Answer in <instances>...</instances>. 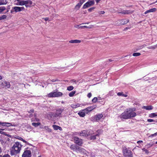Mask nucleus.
I'll return each mask as SVG.
<instances>
[{
    "instance_id": "7",
    "label": "nucleus",
    "mask_w": 157,
    "mask_h": 157,
    "mask_svg": "<svg viewBox=\"0 0 157 157\" xmlns=\"http://www.w3.org/2000/svg\"><path fill=\"white\" fill-rule=\"evenodd\" d=\"M75 143L78 145L81 146L82 144V139L79 138L77 136H75L74 138Z\"/></svg>"
},
{
    "instance_id": "53",
    "label": "nucleus",
    "mask_w": 157,
    "mask_h": 157,
    "mask_svg": "<svg viewBox=\"0 0 157 157\" xmlns=\"http://www.w3.org/2000/svg\"><path fill=\"white\" fill-rule=\"evenodd\" d=\"M18 139L22 141L23 140V138H22V137H19Z\"/></svg>"
},
{
    "instance_id": "50",
    "label": "nucleus",
    "mask_w": 157,
    "mask_h": 157,
    "mask_svg": "<svg viewBox=\"0 0 157 157\" xmlns=\"http://www.w3.org/2000/svg\"><path fill=\"white\" fill-rule=\"evenodd\" d=\"M157 135V133H155L154 134H151L150 136H156Z\"/></svg>"
},
{
    "instance_id": "63",
    "label": "nucleus",
    "mask_w": 157,
    "mask_h": 157,
    "mask_svg": "<svg viewBox=\"0 0 157 157\" xmlns=\"http://www.w3.org/2000/svg\"><path fill=\"white\" fill-rule=\"evenodd\" d=\"M15 5H19V2H17L16 4H15Z\"/></svg>"
},
{
    "instance_id": "14",
    "label": "nucleus",
    "mask_w": 157,
    "mask_h": 157,
    "mask_svg": "<svg viewBox=\"0 0 157 157\" xmlns=\"http://www.w3.org/2000/svg\"><path fill=\"white\" fill-rule=\"evenodd\" d=\"M133 12V11H131L130 10H121V11L119 12V13H122L124 14H128L132 13Z\"/></svg>"
},
{
    "instance_id": "45",
    "label": "nucleus",
    "mask_w": 157,
    "mask_h": 157,
    "mask_svg": "<svg viewBox=\"0 0 157 157\" xmlns=\"http://www.w3.org/2000/svg\"><path fill=\"white\" fill-rule=\"evenodd\" d=\"M142 47H143L141 46L137 47L136 50H139L141 49L142 48Z\"/></svg>"
},
{
    "instance_id": "61",
    "label": "nucleus",
    "mask_w": 157,
    "mask_h": 157,
    "mask_svg": "<svg viewBox=\"0 0 157 157\" xmlns=\"http://www.w3.org/2000/svg\"><path fill=\"white\" fill-rule=\"evenodd\" d=\"M80 25H75V28H77V27H78V26H80Z\"/></svg>"
},
{
    "instance_id": "4",
    "label": "nucleus",
    "mask_w": 157,
    "mask_h": 157,
    "mask_svg": "<svg viewBox=\"0 0 157 157\" xmlns=\"http://www.w3.org/2000/svg\"><path fill=\"white\" fill-rule=\"evenodd\" d=\"M63 93L60 92H53L48 94V97H58L62 96Z\"/></svg>"
},
{
    "instance_id": "38",
    "label": "nucleus",
    "mask_w": 157,
    "mask_h": 157,
    "mask_svg": "<svg viewBox=\"0 0 157 157\" xmlns=\"http://www.w3.org/2000/svg\"><path fill=\"white\" fill-rule=\"evenodd\" d=\"M151 12H155L156 10V9L155 8H153L150 10Z\"/></svg>"
},
{
    "instance_id": "48",
    "label": "nucleus",
    "mask_w": 157,
    "mask_h": 157,
    "mask_svg": "<svg viewBox=\"0 0 157 157\" xmlns=\"http://www.w3.org/2000/svg\"><path fill=\"white\" fill-rule=\"evenodd\" d=\"M91 96H92V94L90 93H88L87 95V97L89 98H90L91 97Z\"/></svg>"
},
{
    "instance_id": "31",
    "label": "nucleus",
    "mask_w": 157,
    "mask_h": 157,
    "mask_svg": "<svg viewBox=\"0 0 157 157\" xmlns=\"http://www.w3.org/2000/svg\"><path fill=\"white\" fill-rule=\"evenodd\" d=\"M74 89V87L73 86H68L67 87V90L69 91H71L72 90Z\"/></svg>"
},
{
    "instance_id": "1",
    "label": "nucleus",
    "mask_w": 157,
    "mask_h": 157,
    "mask_svg": "<svg viewBox=\"0 0 157 157\" xmlns=\"http://www.w3.org/2000/svg\"><path fill=\"white\" fill-rule=\"evenodd\" d=\"M21 145L18 142L15 143L12 147L10 151L12 155H15L19 153L21 150Z\"/></svg>"
},
{
    "instance_id": "19",
    "label": "nucleus",
    "mask_w": 157,
    "mask_h": 157,
    "mask_svg": "<svg viewBox=\"0 0 157 157\" xmlns=\"http://www.w3.org/2000/svg\"><path fill=\"white\" fill-rule=\"evenodd\" d=\"M81 42V40H71L69 41V42L71 43H79Z\"/></svg>"
},
{
    "instance_id": "44",
    "label": "nucleus",
    "mask_w": 157,
    "mask_h": 157,
    "mask_svg": "<svg viewBox=\"0 0 157 157\" xmlns=\"http://www.w3.org/2000/svg\"><path fill=\"white\" fill-rule=\"evenodd\" d=\"M85 0H80L79 3L81 4V5H82L85 2Z\"/></svg>"
},
{
    "instance_id": "33",
    "label": "nucleus",
    "mask_w": 157,
    "mask_h": 157,
    "mask_svg": "<svg viewBox=\"0 0 157 157\" xmlns=\"http://www.w3.org/2000/svg\"><path fill=\"white\" fill-rule=\"evenodd\" d=\"M141 55V54L140 53H134L132 55L134 56H137Z\"/></svg>"
},
{
    "instance_id": "47",
    "label": "nucleus",
    "mask_w": 157,
    "mask_h": 157,
    "mask_svg": "<svg viewBox=\"0 0 157 157\" xmlns=\"http://www.w3.org/2000/svg\"><path fill=\"white\" fill-rule=\"evenodd\" d=\"M148 48L149 49H155V46H151L150 47H148Z\"/></svg>"
},
{
    "instance_id": "36",
    "label": "nucleus",
    "mask_w": 157,
    "mask_h": 157,
    "mask_svg": "<svg viewBox=\"0 0 157 157\" xmlns=\"http://www.w3.org/2000/svg\"><path fill=\"white\" fill-rule=\"evenodd\" d=\"M24 1L19 2V5L20 6H23L25 5Z\"/></svg>"
},
{
    "instance_id": "22",
    "label": "nucleus",
    "mask_w": 157,
    "mask_h": 157,
    "mask_svg": "<svg viewBox=\"0 0 157 157\" xmlns=\"http://www.w3.org/2000/svg\"><path fill=\"white\" fill-rule=\"evenodd\" d=\"M7 2V1L6 0H0V5H6Z\"/></svg>"
},
{
    "instance_id": "23",
    "label": "nucleus",
    "mask_w": 157,
    "mask_h": 157,
    "mask_svg": "<svg viewBox=\"0 0 157 157\" xmlns=\"http://www.w3.org/2000/svg\"><path fill=\"white\" fill-rule=\"evenodd\" d=\"M103 116L102 114H99L96 115V120L97 121L100 120L102 117Z\"/></svg>"
},
{
    "instance_id": "32",
    "label": "nucleus",
    "mask_w": 157,
    "mask_h": 157,
    "mask_svg": "<svg viewBox=\"0 0 157 157\" xmlns=\"http://www.w3.org/2000/svg\"><path fill=\"white\" fill-rule=\"evenodd\" d=\"M156 116H157V114H156L155 113H154L150 114L149 117H151L152 118Z\"/></svg>"
},
{
    "instance_id": "28",
    "label": "nucleus",
    "mask_w": 157,
    "mask_h": 157,
    "mask_svg": "<svg viewBox=\"0 0 157 157\" xmlns=\"http://www.w3.org/2000/svg\"><path fill=\"white\" fill-rule=\"evenodd\" d=\"M117 95L119 96H122L124 97H127V95L125 94H123V93L119 92L117 94Z\"/></svg>"
},
{
    "instance_id": "56",
    "label": "nucleus",
    "mask_w": 157,
    "mask_h": 157,
    "mask_svg": "<svg viewBox=\"0 0 157 157\" xmlns=\"http://www.w3.org/2000/svg\"><path fill=\"white\" fill-rule=\"evenodd\" d=\"M44 19V20L46 21H48L49 19V18L48 17H46V18H45Z\"/></svg>"
},
{
    "instance_id": "39",
    "label": "nucleus",
    "mask_w": 157,
    "mask_h": 157,
    "mask_svg": "<svg viewBox=\"0 0 157 157\" xmlns=\"http://www.w3.org/2000/svg\"><path fill=\"white\" fill-rule=\"evenodd\" d=\"M3 130H4V129L0 128V133L3 135H5L6 132L2 131Z\"/></svg>"
},
{
    "instance_id": "9",
    "label": "nucleus",
    "mask_w": 157,
    "mask_h": 157,
    "mask_svg": "<svg viewBox=\"0 0 157 157\" xmlns=\"http://www.w3.org/2000/svg\"><path fill=\"white\" fill-rule=\"evenodd\" d=\"M129 22V20L127 19H124L119 20L117 22V24L121 25L126 24Z\"/></svg>"
},
{
    "instance_id": "57",
    "label": "nucleus",
    "mask_w": 157,
    "mask_h": 157,
    "mask_svg": "<svg viewBox=\"0 0 157 157\" xmlns=\"http://www.w3.org/2000/svg\"><path fill=\"white\" fill-rule=\"evenodd\" d=\"M10 12L11 13H13L14 12V9H13V8H12V9L11 10Z\"/></svg>"
},
{
    "instance_id": "24",
    "label": "nucleus",
    "mask_w": 157,
    "mask_h": 157,
    "mask_svg": "<svg viewBox=\"0 0 157 157\" xmlns=\"http://www.w3.org/2000/svg\"><path fill=\"white\" fill-rule=\"evenodd\" d=\"M144 108L147 110H150L152 109L153 107L151 105L148 106H144Z\"/></svg>"
},
{
    "instance_id": "11",
    "label": "nucleus",
    "mask_w": 157,
    "mask_h": 157,
    "mask_svg": "<svg viewBox=\"0 0 157 157\" xmlns=\"http://www.w3.org/2000/svg\"><path fill=\"white\" fill-rule=\"evenodd\" d=\"M10 84L9 82L5 81L2 82L1 84V87L2 88H7L10 87Z\"/></svg>"
},
{
    "instance_id": "55",
    "label": "nucleus",
    "mask_w": 157,
    "mask_h": 157,
    "mask_svg": "<svg viewBox=\"0 0 157 157\" xmlns=\"http://www.w3.org/2000/svg\"><path fill=\"white\" fill-rule=\"evenodd\" d=\"M143 141L142 140H139L137 142V143L139 144L140 143H142Z\"/></svg>"
},
{
    "instance_id": "16",
    "label": "nucleus",
    "mask_w": 157,
    "mask_h": 157,
    "mask_svg": "<svg viewBox=\"0 0 157 157\" xmlns=\"http://www.w3.org/2000/svg\"><path fill=\"white\" fill-rule=\"evenodd\" d=\"M100 132V130H98L97 131V132L98 133L96 134L95 135H93V136H91L90 137V139L91 140H94L96 139V136H99V135H100L99 132Z\"/></svg>"
},
{
    "instance_id": "6",
    "label": "nucleus",
    "mask_w": 157,
    "mask_h": 157,
    "mask_svg": "<svg viewBox=\"0 0 157 157\" xmlns=\"http://www.w3.org/2000/svg\"><path fill=\"white\" fill-rule=\"evenodd\" d=\"M94 0L90 1V0H89V1L88 2L84 4L82 8L83 9L86 8L94 5Z\"/></svg>"
},
{
    "instance_id": "10",
    "label": "nucleus",
    "mask_w": 157,
    "mask_h": 157,
    "mask_svg": "<svg viewBox=\"0 0 157 157\" xmlns=\"http://www.w3.org/2000/svg\"><path fill=\"white\" fill-rule=\"evenodd\" d=\"M119 117L121 119H129L127 110L122 113L119 116Z\"/></svg>"
},
{
    "instance_id": "42",
    "label": "nucleus",
    "mask_w": 157,
    "mask_h": 157,
    "mask_svg": "<svg viewBox=\"0 0 157 157\" xmlns=\"http://www.w3.org/2000/svg\"><path fill=\"white\" fill-rule=\"evenodd\" d=\"M155 120L151 119H148L147 120V121L149 122H152L155 121Z\"/></svg>"
},
{
    "instance_id": "30",
    "label": "nucleus",
    "mask_w": 157,
    "mask_h": 157,
    "mask_svg": "<svg viewBox=\"0 0 157 157\" xmlns=\"http://www.w3.org/2000/svg\"><path fill=\"white\" fill-rule=\"evenodd\" d=\"M44 128L48 132H50L52 131V130L48 127L45 126L44 127Z\"/></svg>"
},
{
    "instance_id": "52",
    "label": "nucleus",
    "mask_w": 157,
    "mask_h": 157,
    "mask_svg": "<svg viewBox=\"0 0 157 157\" xmlns=\"http://www.w3.org/2000/svg\"><path fill=\"white\" fill-rule=\"evenodd\" d=\"M20 10H21V11L22 10H25V8L24 7H20Z\"/></svg>"
},
{
    "instance_id": "51",
    "label": "nucleus",
    "mask_w": 157,
    "mask_h": 157,
    "mask_svg": "<svg viewBox=\"0 0 157 157\" xmlns=\"http://www.w3.org/2000/svg\"><path fill=\"white\" fill-rule=\"evenodd\" d=\"M34 110L33 109H30L29 111V113H33L34 112Z\"/></svg>"
},
{
    "instance_id": "5",
    "label": "nucleus",
    "mask_w": 157,
    "mask_h": 157,
    "mask_svg": "<svg viewBox=\"0 0 157 157\" xmlns=\"http://www.w3.org/2000/svg\"><path fill=\"white\" fill-rule=\"evenodd\" d=\"M134 110L132 109H127V111L129 119L135 117L136 115V114L134 112Z\"/></svg>"
},
{
    "instance_id": "40",
    "label": "nucleus",
    "mask_w": 157,
    "mask_h": 157,
    "mask_svg": "<svg viewBox=\"0 0 157 157\" xmlns=\"http://www.w3.org/2000/svg\"><path fill=\"white\" fill-rule=\"evenodd\" d=\"M0 125L2 126H6V122H0Z\"/></svg>"
},
{
    "instance_id": "8",
    "label": "nucleus",
    "mask_w": 157,
    "mask_h": 157,
    "mask_svg": "<svg viewBox=\"0 0 157 157\" xmlns=\"http://www.w3.org/2000/svg\"><path fill=\"white\" fill-rule=\"evenodd\" d=\"M97 105H96L89 106L83 109V111H84L86 113H88L89 112L91 111L92 110L95 109Z\"/></svg>"
},
{
    "instance_id": "27",
    "label": "nucleus",
    "mask_w": 157,
    "mask_h": 157,
    "mask_svg": "<svg viewBox=\"0 0 157 157\" xmlns=\"http://www.w3.org/2000/svg\"><path fill=\"white\" fill-rule=\"evenodd\" d=\"M81 5L80 3H78L75 7V9L78 10L80 7H81Z\"/></svg>"
},
{
    "instance_id": "54",
    "label": "nucleus",
    "mask_w": 157,
    "mask_h": 157,
    "mask_svg": "<svg viewBox=\"0 0 157 157\" xmlns=\"http://www.w3.org/2000/svg\"><path fill=\"white\" fill-rule=\"evenodd\" d=\"M71 82H75V83H76V81L75 80V79H72L71 80Z\"/></svg>"
},
{
    "instance_id": "37",
    "label": "nucleus",
    "mask_w": 157,
    "mask_h": 157,
    "mask_svg": "<svg viewBox=\"0 0 157 157\" xmlns=\"http://www.w3.org/2000/svg\"><path fill=\"white\" fill-rule=\"evenodd\" d=\"M98 100V98L97 97L94 98L92 100V101L94 103H95Z\"/></svg>"
},
{
    "instance_id": "2",
    "label": "nucleus",
    "mask_w": 157,
    "mask_h": 157,
    "mask_svg": "<svg viewBox=\"0 0 157 157\" xmlns=\"http://www.w3.org/2000/svg\"><path fill=\"white\" fill-rule=\"evenodd\" d=\"M122 153L124 157H133L132 153V151L129 150L126 147L123 148Z\"/></svg>"
},
{
    "instance_id": "13",
    "label": "nucleus",
    "mask_w": 157,
    "mask_h": 157,
    "mask_svg": "<svg viewBox=\"0 0 157 157\" xmlns=\"http://www.w3.org/2000/svg\"><path fill=\"white\" fill-rule=\"evenodd\" d=\"M78 134L80 136H86L89 135H90V134L89 132H88V131L86 130H84L80 132H79Z\"/></svg>"
},
{
    "instance_id": "15",
    "label": "nucleus",
    "mask_w": 157,
    "mask_h": 157,
    "mask_svg": "<svg viewBox=\"0 0 157 157\" xmlns=\"http://www.w3.org/2000/svg\"><path fill=\"white\" fill-rule=\"evenodd\" d=\"M24 3L25 5L27 8L30 7L33 3L32 1L30 0L24 1Z\"/></svg>"
},
{
    "instance_id": "29",
    "label": "nucleus",
    "mask_w": 157,
    "mask_h": 157,
    "mask_svg": "<svg viewBox=\"0 0 157 157\" xmlns=\"http://www.w3.org/2000/svg\"><path fill=\"white\" fill-rule=\"evenodd\" d=\"M75 93V91H73L71 92L69 94V95L70 97H73L74 94Z\"/></svg>"
},
{
    "instance_id": "46",
    "label": "nucleus",
    "mask_w": 157,
    "mask_h": 157,
    "mask_svg": "<svg viewBox=\"0 0 157 157\" xmlns=\"http://www.w3.org/2000/svg\"><path fill=\"white\" fill-rule=\"evenodd\" d=\"M6 126L8 127L12 125V124L6 122Z\"/></svg>"
},
{
    "instance_id": "62",
    "label": "nucleus",
    "mask_w": 157,
    "mask_h": 157,
    "mask_svg": "<svg viewBox=\"0 0 157 157\" xmlns=\"http://www.w3.org/2000/svg\"><path fill=\"white\" fill-rule=\"evenodd\" d=\"M55 79L56 80V81H60V80H59V79H58L57 78H55Z\"/></svg>"
},
{
    "instance_id": "41",
    "label": "nucleus",
    "mask_w": 157,
    "mask_h": 157,
    "mask_svg": "<svg viewBox=\"0 0 157 157\" xmlns=\"http://www.w3.org/2000/svg\"><path fill=\"white\" fill-rule=\"evenodd\" d=\"M0 157H10V156L8 154H6L4 155L3 156L0 155Z\"/></svg>"
},
{
    "instance_id": "21",
    "label": "nucleus",
    "mask_w": 157,
    "mask_h": 157,
    "mask_svg": "<svg viewBox=\"0 0 157 157\" xmlns=\"http://www.w3.org/2000/svg\"><path fill=\"white\" fill-rule=\"evenodd\" d=\"M52 127L55 130H57L59 129L60 131L62 130V128L58 126L54 125L52 126Z\"/></svg>"
},
{
    "instance_id": "59",
    "label": "nucleus",
    "mask_w": 157,
    "mask_h": 157,
    "mask_svg": "<svg viewBox=\"0 0 157 157\" xmlns=\"http://www.w3.org/2000/svg\"><path fill=\"white\" fill-rule=\"evenodd\" d=\"M51 81L53 82H56V80L55 79H55H52L51 80Z\"/></svg>"
},
{
    "instance_id": "12",
    "label": "nucleus",
    "mask_w": 157,
    "mask_h": 157,
    "mask_svg": "<svg viewBox=\"0 0 157 157\" xmlns=\"http://www.w3.org/2000/svg\"><path fill=\"white\" fill-rule=\"evenodd\" d=\"M31 153L29 150L25 151L22 155V157H31Z\"/></svg>"
},
{
    "instance_id": "64",
    "label": "nucleus",
    "mask_w": 157,
    "mask_h": 157,
    "mask_svg": "<svg viewBox=\"0 0 157 157\" xmlns=\"http://www.w3.org/2000/svg\"><path fill=\"white\" fill-rule=\"evenodd\" d=\"M22 141H23L25 143H27V141H26L25 140H24V139H23V140H22Z\"/></svg>"
},
{
    "instance_id": "60",
    "label": "nucleus",
    "mask_w": 157,
    "mask_h": 157,
    "mask_svg": "<svg viewBox=\"0 0 157 157\" xmlns=\"http://www.w3.org/2000/svg\"><path fill=\"white\" fill-rule=\"evenodd\" d=\"M90 28V27H87V26H83V28Z\"/></svg>"
},
{
    "instance_id": "43",
    "label": "nucleus",
    "mask_w": 157,
    "mask_h": 157,
    "mask_svg": "<svg viewBox=\"0 0 157 157\" xmlns=\"http://www.w3.org/2000/svg\"><path fill=\"white\" fill-rule=\"evenodd\" d=\"M94 7H92V8H91L88 9V10L90 12H91L93 10H94Z\"/></svg>"
},
{
    "instance_id": "3",
    "label": "nucleus",
    "mask_w": 157,
    "mask_h": 157,
    "mask_svg": "<svg viewBox=\"0 0 157 157\" xmlns=\"http://www.w3.org/2000/svg\"><path fill=\"white\" fill-rule=\"evenodd\" d=\"M64 109V108L62 107L60 108L56 109L55 114L53 116V117H61V115Z\"/></svg>"
},
{
    "instance_id": "49",
    "label": "nucleus",
    "mask_w": 157,
    "mask_h": 157,
    "mask_svg": "<svg viewBox=\"0 0 157 157\" xmlns=\"http://www.w3.org/2000/svg\"><path fill=\"white\" fill-rule=\"evenodd\" d=\"M150 10H147L146 11L145 13H144V14H146L148 13H150Z\"/></svg>"
},
{
    "instance_id": "18",
    "label": "nucleus",
    "mask_w": 157,
    "mask_h": 157,
    "mask_svg": "<svg viewBox=\"0 0 157 157\" xmlns=\"http://www.w3.org/2000/svg\"><path fill=\"white\" fill-rule=\"evenodd\" d=\"M85 113H86L83 111V109L78 112V114L80 117H83L85 116Z\"/></svg>"
},
{
    "instance_id": "25",
    "label": "nucleus",
    "mask_w": 157,
    "mask_h": 157,
    "mask_svg": "<svg viewBox=\"0 0 157 157\" xmlns=\"http://www.w3.org/2000/svg\"><path fill=\"white\" fill-rule=\"evenodd\" d=\"M77 146V145H76L73 144L71 145L70 147L71 149L74 151H75Z\"/></svg>"
},
{
    "instance_id": "26",
    "label": "nucleus",
    "mask_w": 157,
    "mask_h": 157,
    "mask_svg": "<svg viewBox=\"0 0 157 157\" xmlns=\"http://www.w3.org/2000/svg\"><path fill=\"white\" fill-rule=\"evenodd\" d=\"M40 124V123H32V125L33 126L35 127H37L38 126H39Z\"/></svg>"
},
{
    "instance_id": "17",
    "label": "nucleus",
    "mask_w": 157,
    "mask_h": 157,
    "mask_svg": "<svg viewBox=\"0 0 157 157\" xmlns=\"http://www.w3.org/2000/svg\"><path fill=\"white\" fill-rule=\"evenodd\" d=\"M84 150H85L84 148L79 147L77 146L75 151L77 152H84Z\"/></svg>"
},
{
    "instance_id": "35",
    "label": "nucleus",
    "mask_w": 157,
    "mask_h": 157,
    "mask_svg": "<svg viewBox=\"0 0 157 157\" xmlns=\"http://www.w3.org/2000/svg\"><path fill=\"white\" fill-rule=\"evenodd\" d=\"M6 8L4 6L0 7V13L3 11Z\"/></svg>"
},
{
    "instance_id": "58",
    "label": "nucleus",
    "mask_w": 157,
    "mask_h": 157,
    "mask_svg": "<svg viewBox=\"0 0 157 157\" xmlns=\"http://www.w3.org/2000/svg\"><path fill=\"white\" fill-rule=\"evenodd\" d=\"M79 106H78V105H75V106L74 107V106H71V107H73L74 108H76L77 107H78Z\"/></svg>"
},
{
    "instance_id": "34",
    "label": "nucleus",
    "mask_w": 157,
    "mask_h": 157,
    "mask_svg": "<svg viewBox=\"0 0 157 157\" xmlns=\"http://www.w3.org/2000/svg\"><path fill=\"white\" fill-rule=\"evenodd\" d=\"M7 17V16L6 15H3L2 16L0 17V20L4 19L6 18Z\"/></svg>"
},
{
    "instance_id": "20",
    "label": "nucleus",
    "mask_w": 157,
    "mask_h": 157,
    "mask_svg": "<svg viewBox=\"0 0 157 157\" xmlns=\"http://www.w3.org/2000/svg\"><path fill=\"white\" fill-rule=\"evenodd\" d=\"M13 9H14V12L16 13L21 11L20 7L18 6H14L13 7Z\"/></svg>"
}]
</instances>
